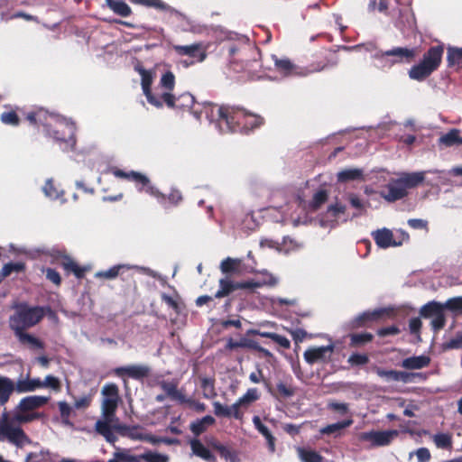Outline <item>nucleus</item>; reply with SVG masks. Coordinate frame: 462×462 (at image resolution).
<instances>
[{"mask_svg": "<svg viewBox=\"0 0 462 462\" xmlns=\"http://www.w3.org/2000/svg\"><path fill=\"white\" fill-rule=\"evenodd\" d=\"M416 55V48L394 47L385 51H376L372 57L378 61L377 67L390 69L395 64L410 63Z\"/></svg>", "mask_w": 462, "mask_h": 462, "instance_id": "obj_6", "label": "nucleus"}, {"mask_svg": "<svg viewBox=\"0 0 462 462\" xmlns=\"http://www.w3.org/2000/svg\"><path fill=\"white\" fill-rule=\"evenodd\" d=\"M395 26L402 31L404 35H409L416 30V21L414 14L410 9L401 11L400 18Z\"/></svg>", "mask_w": 462, "mask_h": 462, "instance_id": "obj_22", "label": "nucleus"}, {"mask_svg": "<svg viewBox=\"0 0 462 462\" xmlns=\"http://www.w3.org/2000/svg\"><path fill=\"white\" fill-rule=\"evenodd\" d=\"M380 196L388 202H394L402 199L407 195V191L404 190L402 184L399 179H394L389 181V183L379 192Z\"/></svg>", "mask_w": 462, "mask_h": 462, "instance_id": "obj_20", "label": "nucleus"}, {"mask_svg": "<svg viewBox=\"0 0 462 462\" xmlns=\"http://www.w3.org/2000/svg\"><path fill=\"white\" fill-rule=\"evenodd\" d=\"M248 333L262 337L270 338L284 349H289L291 347L290 340L284 336H281L273 332L261 331L258 329H251L248 331Z\"/></svg>", "mask_w": 462, "mask_h": 462, "instance_id": "obj_28", "label": "nucleus"}, {"mask_svg": "<svg viewBox=\"0 0 462 462\" xmlns=\"http://www.w3.org/2000/svg\"><path fill=\"white\" fill-rule=\"evenodd\" d=\"M220 271L226 274L243 275L256 273L253 266L246 265L240 258L226 257L220 263Z\"/></svg>", "mask_w": 462, "mask_h": 462, "instance_id": "obj_19", "label": "nucleus"}, {"mask_svg": "<svg viewBox=\"0 0 462 462\" xmlns=\"http://www.w3.org/2000/svg\"><path fill=\"white\" fill-rule=\"evenodd\" d=\"M134 69L141 76L142 89L146 97L148 103L154 106L155 107H162V102L161 100V93L153 94L151 90V86L153 81L154 72L151 69H145L140 63L134 66Z\"/></svg>", "mask_w": 462, "mask_h": 462, "instance_id": "obj_11", "label": "nucleus"}, {"mask_svg": "<svg viewBox=\"0 0 462 462\" xmlns=\"http://www.w3.org/2000/svg\"><path fill=\"white\" fill-rule=\"evenodd\" d=\"M335 346L332 343L328 346H312L304 352L303 357L309 365L326 364L330 361Z\"/></svg>", "mask_w": 462, "mask_h": 462, "instance_id": "obj_15", "label": "nucleus"}, {"mask_svg": "<svg viewBox=\"0 0 462 462\" xmlns=\"http://www.w3.org/2000/svg\"><path fill=\"white\" fill-rule=\"evenodd\" d=\"M278 394L282 398H290L294 394L291 385L280 382L276 384Z\"/></svg>", "mask_w": 462, "mask_h": 462, "instance_id": "obj_60", "label": "nucleus"}, {"mask_svg": "<svg viewBox=\"0 0 462 462\" xmlns=\"http://www.w3.org/2000/svg\"><path fill=\"white\" fill-rule=\"evenodd\" d=\"M374 372L379 377L383 378L386 381L399 382V378H401L400 371L385 370L381 367H375Z\"/></svg>", "mask_w": 462, "mask_h": 462, "instance_id": "obj_46", "label": "nucleus"}, {"mask_svg": "<svg viewBox=\"0 0 462 462\" xmlns=\"http://www.w3.org/2000/svg\"><path fill=\"white\" fill-rule=\"evenodd\" d=\"M439 143V144H442L446 147L462 144V135L460 130L456 128L451 129L447 134L440 136Z\"/></svg>", "mask_w": 462, "mask_h": 462, "instance_id": "obj_33", "label": "nucleus"}, {"mask_svg": "<svg viewBox=\"0 0 462 462\" xmlns=\"http://www.w3.org/2000/svg\"><path fill=\"white\" fill-rule=\"evenodd\" d=\"M399 436L397 430H371L362 432L360 434V439L370 443V447H385L390 445L394 439Z\"/></svg>", "mask_w": 462, "mask_h": 462, "instance_id": "obj_14", "label": "nucleus"}, {"mask_svg": "<svg viewBox=\"0 0 462 462\" xmlns=\"http://www.w3.org/2000/svg\"><path fill=\"white\" fill-rule=\"evenodd\" d=\"M150 368L143 365H132L126 366H120L114 369V374L116 376L123 377L127 375L135 380H141L150 374Z\"/></svg>", "mask_w": 462, "mask_h": 462, "instance_id": "obj_21", "label": "nucleus"}, {"mask_svg": "<svg viewBox=\"0 0 462 462\" xmlns=\"http://www.w3.org/2000/svg\"><path fill=\"white\" fill-rule=\"evenodd\" d=\"M236 290H238V282H233L228 278L220 279L219 289L215 293V297L223 298L228 296Z\"/></svg>", "mask_w": 462, "mask_h": 462, "instance_id": "obj_35", "label": "nucleus"}, {"mask_svg": "<svg viewBox=\"0 0 462 462\" xmlns=\"http://www.w3.org/2000/svg\"><path fill=\"white\" fill-rule=\"evenodd\" d=\"M159 86L160 88L164 89L163 92L171 93V91L173 90L175 86V76L173 75V73L171 71L165 72L160 79Z\"/></svg>", "mask_w": 462, "mask_h": 462, "instance_id": "obj_44", "label": "nucleus"}, {"mask_svg": "<svg viewBox=\"0 0 462 462\" xmlns=\"http://www.w3.org/2000/svg\"><path fill=\"white\" fill-rule=\"evenodd\" d=\"M430 363V357L426 355L413 356L402 359L401 366L407 370H419L427 367Z\"/></svg>", "mask_w": 462, "mask_h": 462, "instance_id": "obj_25", "label": "nucleus"}, {"mask_svg": "<svg viewBox=\"0 0 462 462\" xmlns=\"http://www.w3.org/2000/svg\"><path fill=\"white\" fill-rule=\"evenodd\" d=\"M126 430V427L119 422L116 415L106 416L101 412V418L97 420L95 424V431L105 438L110 443L115 444L117 437L115 435L114 430L122 432Z\"/></svg>", "mask_w": 462, "mask_h": 462, "instance_id": "obj_8", "label": "nucleus"}, {"mask_svg": "<svg viewBox=\"0 0 462 462\" xmlns=\"http://www.w3.org/2000/svg\"><path fill=\"white\" fill-rule=\"evenodd\" d=\"M42 386V380L40 378H24L19 379L15 383V390L18 393H29L34 392L37 389H41Z\"/></svg>", "mask_w": 462, "mask_h": 462, "instance_id": "obj_29", "label": "nucleus"}, {"mask_svg": "<svg viewBox=\"0 0 462 462\" xmlns=\"http://www.w3.org/2000/svg\"><path fill=\"white\" fill-rule=\"evenodd\" d=\"M58 407L60 411V414L62 420V422L66 425H71L69 421V418L72 413V407L67 403L65 401H60L58 402Z\"/></svg>", "mask_w": 462, "mask_h": 462, "instance_id": "obj_47", "label": "nucleus"}, {"mask_svg": "<svg viewBox=\"0 0 462 462\" xmlns=\"http://www.w3.org/2000/svg\"><path fill=\"white\" fill-rule=\"evenodd\" d=\"M135 3L142 5L143 6L152 7V8H155L158 10L166 11V12H169L177 16H183L182 13H180L178 10L174 9L173 7L170 6L169 5L162 2V0H135Z\"/></svg>", "mask_w": 462, "mask_h": 462, "instance_id": "obj_34", "label": "nucleus"}, {"mask_svg": "<svg viewBox=\"0 0 462 462\" xmlns=\"http://www.w3.org/2000/svg\"><path fill=\"white\" fill-rule=\"evenodd\" d=\"M183 16H179L184 21L183 31L189 32L196 34H202L208 31V27L199 22L190 20L182 14Z\"/></svg>", "mask_w": 462, "mask_h": 462, "instance_id": "obj_38", "label": "nucleus"}, {"mask_svg": "<svg viewBox=\"0 0 462 462\" xmlns=\"http://www.w3.org/2000/svg\"><path fill=\"white\" fill-rule=\"evenodd\" d=\"M352 420H346L343 421H338L337 423H333L328 425L320 430V433L322 434H334L335 436L340 435L341 431L349 427L352 424Z\"/></svg>", "mask_w": 462, "mask_h": 462, "instance_id": "obj_40", "label": "nucleus"}, {"mask_svg": "<svg viewBox=\"0 0 462 462\" xmlns=\"http://www.w3.org/2000/svg\"><path fill=\"white\" fill-rule=\"evenodd\" d=\"M297 450L302 462H322L323 457L312 449L298 448Z\"/></svg>", "mask_w": 462, "mask_h": 462, "instance_id": "obj_41", "label": "nucleus"}, {"mask_svg": "<svg viewBox=\"0 0 462 462\" xmlns=\"http://www.w3.org/2000/svg\"><path fill=\"white\" fill-rule=\"evenodd\" d=\"M193 115L197 119H200L205 115L209 123H214L220 133L249 131L259 127L263 124V118L254 114L246 112L240 107L220 106L213 104H207L203 106L201 112L193 110Z\"/></svg>", "mask_w": 462, "mask_h": 462, "instance_id": "obj_1", "label": "nucleus"}, {"mask_svg": "<svg viewBox=\"0 0 462 462\" xmlns=\"http://www.w3.org/2000/svg\"><path fill=\"white\" fill-rule=\"evenodd\" d=\"M400 233L402 236V239L399 241L394 238L393 233L385 227L374 231L372 236L375 241V244L380 248L385 249L389 247L400 246L402 245L404 240H409V235L405 231H401Z\"/></svg>", "mask_w": 462, "mask_h": 462, "instance_id": "obj_17", "label": "nucleus"}, {"mask_svg": "<svg viewBox=\"0 0 462 462\" xmlns=\"http://www.w3.org/2000/svg\"><path fill=\"white\" fill-rule=\"evenodd\" d=\"M444 53L443 45L430 47L424 54L421 60L413 65L409 70L411 79L422 81L440 66Z\"/></svg>", "mask_w": 462, "mask_h": 462, "instance_id": "obj_4", "label": "nucleus"}, {"mask_svg": "<svg viewBox=\"0 0 462 462\" xmlns=\"http://www.w3.org/2000/svg\"><path fill=\"white\" fill-rule=\"evenodd\" d=\"M337 61L335 60L330 63H326L323 66L311 65L310 68H298L294 66L289 60L275 59L274 65L276 69L283 76H306L310 73L319 72L328 68H332L337 65Z\"/></svg>", "mask_w": 462, "mask_h": 462, "instance_id": "obj_9", "label": "nucleus"}, {"mask_svg": "<svg viewBox=\"0 0 462 462\" xmlns=\"http://www.w3.org/2000/svg\"><path fill=\"white\" fill-rule=\"evenodd\" d=\"M401 378H399V382L402 383H411L415 382L416 379L420 381H425L427 379V375L424 373H408L400 371Z\"/></svg>", "mask_w": 462, "mask_h": 462, "instance_id": "obj_49", "label": "nucleus"}, {"mask_svg": "<svg viewBox=\"0 0 462 462\" xmlns=\"http://www.w3.org/2000/svg\"><path fill=\"white\" fill-rule=\"evenodd\" d=\"M39 417V413H30L28 411H20L18 405L14 409L12 418L9 417L7 412H3L0 417V440H6L18 448L31 444L32 440L23 429L14 424L30 422Z\"/></svg>", "mask_w": 462, "mask_h": 462, "instance_id": "obj_3", "label": "nucleus"}, {"mask_svg": "<svg viewBox=\"0 0 462 462\" xmlns=\"http://www.w3.org/2000/svg\"><path fill=\"white\" fill-rule=\"evenodd\" d=\"M107 6L116 14L127 17L132 14L131 7L124 0H106Z\"/></svg>", "mask_w": 462, "mask_h": 462, "instance_id": "obj_36", "label": "nucleus"}, {"mask_svg": "<svg viewBox=\"0 0 462 462\" xmlns=\"http://www.w3.org/2000/svg\"><path fill=\"white\" fill-rule=\"evenodd\" d=\"M26 118L31 124L42 125L46 136L52 138L63 152L75 148L76 126L69 119L42 108L28 113Z\"/></svg>", "mask_w": 462, "mask_h": 462, "instance_id": "obj_2", "label": "nucleus"}, {"mask_svg": "<svg viewBox=\"0 0 462 462\" xmlns=\"http://www.w3.org/2000/svg\"><path fill=\"white\" fill-rule=\"evenodd\" d=\"M446 348L460 349L462 348V331H457L456 335L446 343Z\"/></svg>", "mask_w": 462, "mask_h": 462, "instance_id": "obj_63", "label": "nucleus"}, {"mask_svg": "<svg viewBox=\"0 0 462 462\" xmlns=\"http://www.w3.org/2000/svg\"><path fill=\"white\" fill-rule=\"evenodd\" d=\"M337 179L338 182L346 183L352 180H361L364 179V171L358 168H348L337 172Z\"/></svg>", "mask_w": 462, "mask_h": 462, "instance_id": "obj_31", "label": "nucleus"}, {"mask_svg": "<svg viewBox=\"0 0 462 462\" xmlns=\"http://www.w3.org/2000/svg\"><path fill=\"white\" fill-rule=\"evenodd\" d=\"M429 172H431V171H429ZM426 173H428V171L402 172L398 179L402 184L404 190L407 191L409 189L415 188L422 183L425 180ZM432 173L437 174L438 177L435 181H429V183L430 185H438L440 182L439 179L442 171H434Z\"/></svg>", "mask_w": 462, "mask_h": 462, "instance_id": "obj_18", "label": "nucleus"}, {"mask_svg": "<svg viewBox=\"0 0 462 462\" xmlns=\"http://www.w3.org/2000/svg\"><path fill=\"white\" fill-rule=\"evenodd\" d=\"M61 265L66 271L72 272L78 278L83 276V271L70 258L65 257L61 263Z\"/></svg>", "mask_w": 462, "mask_h": 462, "instance_id": "obj_54", "label": "nucleus"}, {"mask_svg": "<svg viewBox=\"0 0 462 462\" xmlns=\"http://www.w3.org/2000/svg\"><path fill=\"white\" fill-rule=\"evenodd\" d=\"M215 423V419L210 415H206L201 419H199L193 421L190 424V430L196 436L203 433L208 426H211Z\"/></svg>", "mask_w": 462, "mask_h": 462, "instance_id": "obj_37", "label": "nucleus"}, {"mask_svg": "<svg viewBox=\"0 0 462 462\" xmlns=\"http://www.w3.org/2000/svg\"><path fill=\"white\" fill-rule=\"evenodd\" d=\"M444 310L445 308L442 303L431 300L421 307L420 313L423 318H430L432 329L438 331L443 328L446 324Z\"/></svg>", "mask_w": 462, "mask_h": 462, "instance_id": "obj_13", "label": "nucleus"}, {"mask_svg": "<svg viewBox=\"0 0 462 462\" xmlns=\"http://www.w3.org/2000/svg\"><path fill=\"white\" fill-rule=\"evenodd\" d=\"M102 403L101 412L106 416L116 415V410L120 402L119 389L115 383H106L101 390Z\"/></svg>", "mask_w": 462, "mask_h": 462, "instance_id": "obj_12", "label": "nucleus"}, {"mask_svg": "<svg viewBox=\"0 0 462 462\" xmlns=\"http://www.w3.org/2000/svg\"><path fill=\"white\" fill-rule=\"evenodd\" d=\"M114 174L116 177L134 181L139 191H144L156 198L162 207L167 208V198L151 183L150 180L145 175L136 171L125 172L120 170L115 171Z\"/></svg>", "mask_w": 462, "mask_h": 462, "instance_id": "obj_7", "label": "nucleus"}, {"mask_svg": "<svg viewBox=\"0 0 462 462\" xmlns=\"http://www.w3.org/2000/svg\"><path fill=\"white\" fill-rule=\"evenodd\" d=\"M44 315L43 307L21 304L10 317L9 326L12 330L28 329L37 325Z\"/></svg>", "mask_w": 462, "mask_h": 462, "instance_id": "obj_5", "label": "nucleus"}, {"mask_svg": "<svg viewBox=\"0 0 462 462\" xmlns=\"http://www.w3.org/2000/svg\"><path fill=\"white\" fill-rule=\"evenodd\" d=\"M50 398L46 396L32 395L23 398L18 403L20 411H32L42 407L49 402Z\"/></svg>", "mask_w": 462, "mask_h": 462, "instance_id": "obj_24", "label": "nucleus"}, {"mask_svg": "<svg viewBox=\"0 0 462 462\" xmlns=\"http://www.w3.org/2000/svg\"><path fill=\"white\" fill-rule=\"evenodd\" d=\"M43 192L44 194L51 199H57L60 198V196L63 193L62 191H58L57 189L54 187L52 180H48L43 187Z\"/></svg>", "mask_w": 462, "mask_h": 462, "instance_id": "obj_59", "label": "nucleus"}, {"mask_svg": "<svg viewBox=\"0 0 462 462\" xmlns=\"http://www.w3.org/2000/svg\"><path fill=\"white\" fill-rule=\"evenodd\" d=\"M115 457L124 462H143V454L131 455L128 451H118L115 453Z\"/></svg>", "mask_w": 462, "mask_h": 462, "instance_id": "obj_55", "label": "nucleus"}, {"mask_svg": "<svg viewBox=\"0 0 462 462\" xmlns=\"http://www.w3.org/2000/svg\"><path fill=\"white\" fill-rule=\"evenodd\" d=\"M445 310H448L454 313L462 312V297H454L448 299L445 303H442Z\"/></svg>", "mask_w": 462, "mask_h": 462, "instance_id": "obj_50", "label": "nucleus"}, {"mask_svg": "<svg viewBox=\"0 0 462 462\" xmlns=\"http://www.w3.org/2000/svg\"><path fill=\"white\" fill-rule=\"evenodd\" d=\"M211 446L226 460L236 462V455L228 447H226L217 441H213L211 443Z\"/></svg>", "mask_w": 462, "mask_h": 462, "instance_id": "obj_42", "label": "nucleus"}, {"mask_svg": "<svg viewBox=\"0 0 462 462\" xmlns=\"http://www.w3.org/2000/svg\"><path fill=\"white\" fill-rule=\"evenodd\" d=\"M26 329L13 330L18 341L22 345H28L32 348L42 349L43 343L37 337L25 332Z\"/></svg>", "mask_w": 462, "mask_h": 462, "instance_id": "obj_30", "label": "nucleus"}, {"mask_svg": "<svg viewBox=\"0 0 462 462\" xmlns=\"http://www.w3.org/2000/svg\"><path fill=\"white\" fill-rule=\"evenodd\" d=\"M49 452L42 450L40 452L28 453L24 462H49Z\"/></svg>", "mask_w": 462, "mask_h": 462, "instance_id": "obj_58", "label": "nucleus"}, {"mask_svg": "<svg viewBox=\"0 0 462 462\" xmlns=\"http://www.w3.org/2000/svg\"><path fill=\"white\" fill-rule=\"evenodd\" d=\"M347 361L351 365H363L368 363L369 358L365 354L355 353L348 357Z\"/></svg>", "mask_w": 462, "mask_h": 462, "instance_id": "obj_62", "label": "nucleus"}, {"mask_svg": "<svg viewBox=\"0 0 462 462\" xmlns=\"http://www.w3.org/2000/svg\"><path fill=\"white\" fill-rule=\"evenodd\" d=\"M161 100L162 105L165 104L168 107L177 108L180 110L191 109L195 103V98L190 93H183L175 97L170 92H162Z\"/></svg>", "mask_w": 462, "mask_h": 462, "instance_id": "obj_16", "label": "nucleus"}, {"mask_svg": "<svg viewBox=\"0 0 462 462\" xmlns=\"http://www.w3.org/2000/svg\"><path fill=\"white\" fill-rule=\"evenodd\" d=\"M14 389L15 385L10 378L0 376V406L8 402Z\"/></svg>", "mask_w": 462, "mask_h": 462, "instance_id": "obj_32", "label": "nucleus"}, {"mask_svg": "<svg viewBox=\"0 0 462 462\" xmlns=\"http://www.w3.org/2000/svg\"><path fill=\"white\" fill-rule=\"evenodd\" d=\"M199 380L203 397L206 399H213L216 397L217 392L215 389V380L211 377L206 376L199 377Z\"/></svg>", "mask_w": 462, "mask_h": 462, "instance_id": "obj_39", "label": "nucleus"}, {"mask_svg": "<svg viewBox=\"0 0 462 462\" xmlns=\"http://www.w3.org/2000/svg\"><path fill=\"white\" fill-rule=\"evenodd\" d=\"M408 226L412 229H422L428 232V221L421 218H410L407 221Z\"/></svg>", "mask_w": 462, "mask_h": 462, "instance_id": "obj_64", "label": "nucleus"}, {"mask_svg": "<svg viewBox=\"0 0 462 462\" xmlns=\"http://www.w3.org/2000/svg\"><path fill=\"white\" fill-rule=\"evenodd\" d=\"M433 441L439 448H450L452 445L451 436L448 433H438L433 436Z\"/></svg>", "mask_w": 462, "mask_h": 462, "instance_id": "obj_45", "label": "nucleus"}, {"mask_svg": "<svg viewBox=\"0 0 462 462\" xmlns=\"http://www.w3.org/2000/svg\"><path fill=\"white\" fill-rule=\"evenodd\" d=\"M327 199H328L327 191L324 189H320L314 194L313 199H312L311 202L310 203V207L311 208L312 210H316L323 203L326 202Z\"/></svg>", "mask_w": 462, "mask_h": 462, "instance_id": "obj_53", "label": "nucleus"}, {"mask_svg": "<svg viewBox=\"0 0 462 462\" xmlns=\"http://www.w3.org/2000/svg\"><path fill=\"white\" fill-rule=\"evenodd\" d=\"M253 424L254 428L265 438L270 452L275 451V438L273 436L269 429L263 424L259 416L253 417Z\"/></svg>", "mask_w": 462, "mask_h": 462, "instance_id": "obj_27", "label": "nucleus"}, {"mask_svg": "<svg viewBox=\"0 0 462 462\" xmlns=\"http://www.w3.org/2000/svg\"><path fill=\"white\" fill-rule=\"evenodd\" d=\"M123 268L130 269V268H132V266H128V265H125V264L115 265L106 271H102V272L97 273L96 277L106 278V279H114L118 275L119 271Z\"/></svg>", "mask_w": 462, "mask_h": 462, "instance_id": "obj_48", "label": "nucleus"}, {"mask_svg": "<svg viewBox=\"0 0 462 462\" xmlns=\"http://www.w3.org/2000/svg\"><path fill=\"white\" fill-rule=\"evenodd\" d=\"M260 398L259 392L256 388H250L246 393L239 398V402L248 405Z\"/></svg>", "mask_w": 462, "mask_h": 462, "instance_id": "obj_57", "label": "nucleus"}, {"mask_svg": "<svg viewBox=\"0 0 462 462\" xmlns=\"http://www.w3.org/2000/svg\"><path fill=\"white\" fill-rule=\"evenodd\" d=\"M24 269V264L21 262L8 263L4 265L1 270V275L3 277L9 276L12 273H19Z\"/></svg>", "mask_w": 462, "mask_h": 462, "instance_id": "obj_56", "label": "nucleus"}, {"mask_svg": "<svg viewBox=\"0 0 462 462\" xmlns=\"http://www.w3.org/2000/svg\"><path fill=\"white\" fill-rule=\"evenodd\" d=\"M42 388H50L55 392L60 391V381L58 377L49 374L47 375L44 380H42Z\"/></svg>", "mask_w": 462, "mask_h": 462, "instance_id": "obj_52", "label": "nucleus"}, {"mask_svg": "<svg viewBox=\"0 0 462 462\" xmlns=\"http://www.w3.org/2000/svg\"><path fill=\"white\" fill-rule=\"evenodd\" d=\"M192 455L202 458L208 462H216V457L212 452L198 439L189 441Z\"/></svg>", "mask_w": 462, "mask_h": 462, "instance_id": "obj_26", "label": "nucleus"}, {"mask_svg": "<svg viewBox=\"0 0 462 462\" xmlns=\"http://www.w3.org/2000/svg\"><path fill=\"white\" fill-rule=\"evenodd\" d=\"M447 60L448 66L461 65L462 64V48L448 47Z\"/></svg>", "mask_w": 462, "mask_h": 462, "instance_id": "obj_43", "label": "nucleus"}, {"mask_svg": "<svg viewBox=\"0 0 462 462\" xmlns=\"http://www.w3.org/2000/svg\"><path fill=\"white\" fill-rule=\"evenodd\" d=\"M161 388L165 392L169 397H172L178 389L177 381H162L160 382Z\"/></svg>", "mask_w": 462, "mask_h": 462, "instance_id": "obj_61", "label": "nucleus"}, {"mask_svg": "<svg viewBox=\"0 0 462 462\" xmlns=\"http://www.w3.org/2000/svg\"><path fill=\"white\" fill-rule=\"evenodd\" d=\"M173 50L180 56H187L189 61L183 60L184 67H189L195 63L202 62L207 58V45L203 42H196L190 45H174Z\"/></svg>", "mask_w": 462, "mask_h": 462, "instance_id": "obj_10", "label": "nucleus"}, {"mask_svg": "<svg viewBox=\"0 0 462 462\" xmlns=\"http://www.w3.org/2000/svg\"><path fill=\"white\" fill-rule=\"evenodd\" d=\"M143 461L145 462H169L170 457L168 455L161 454L154 451H147L143 454Z\"/></svg>", "mask_w": 462, "mask_h": 462, "instance_id": "obj_51", "label": "nucleus"}, {"mask_svg": "<svg viewBox=\"0 0 462 462\" xmlns=\"http://www.w3.org/2000/svg\"><path fill=\"white\" fill-rule=\"evenodd\" d=\"M263 275L268 277V280H256L251 279L248 281L238 282V289L254 290L263 286H274L278 283V279L268 272L263 273Z\"/></svg>", "mask_w": 462, "mask_h": 462, "instance_id": "obj_23", "label": "nucleus"}]
</instances>
